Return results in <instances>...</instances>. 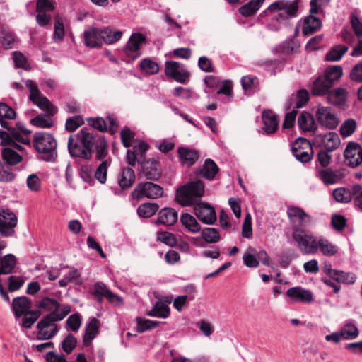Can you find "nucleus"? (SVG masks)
<instances>
[{"instance_id": "13d9d810", "label": "nucleus", "mask_w": 362, "mask_h": 362, "mask_svg": "<svg viewBox=\"0 0 362 362\" xmlns=\"http://www.w3.org/2000/svg\"><path fill=\"white\" fill-rule=\"evenodd\" d=\"M64 37V27L62 18L59 16L54 17V30L53 37L54 40L62 41Z\"/></svg>"}, {"instance_id": "6e6d98bb", "label": "nucleus", "mask_w": 362, "mask_h": 362, "mask_svg": "<svg viewBox=\"0 0 362 362\" xmlns=\"http://www.w3.org/2000/svg\"><path fill=\"white\" fill-rule=\"evenodd\" d=\"M332 151H328L326 149H321L317 153V163L322 168H328L331 161L332 156L330 155Z\"/></svg>"}, {"instance_id": "e433bc0d", "label": "nucleus", "mask_w": 362, "mask_h": 362, "mask_svg": "<svg viewBox=\"0 0 362 362\" xmlns=\"http://www.w3.org/2000/svg\"><path fill=\"white\" fill-rule=\"evenodd\" d=\"M327 99L332 105L341 106L346 101V91L344 88H337L329 92Z\"/></svg>"}, {"instance_id": "b1692460", "label": "nucleus", "mask_w": 362, "mask_h": 362, "mask_svg": "<svg viewBox=\"0 0 362 362\" xmlns=\"http://www.w3.org/2000/svg\"><path fill=\"white\" fill-rule=\"evenodd\" d=\"M317 176L325 185H334L340 180L339 171L329 167L317 170Z\"/></svg>"}, {"instance_id": "4be33fe9", "label": "nucleus", "mask_w": 362, "mask_h": 362, "mask_svg": "<svg viewBox=\"0 0 362 362\" xmlns=\"http://www.w3.org/2000/svg\"><path fill=\"white\" fill-rule=\"evenodd\" d=\"M286 295L294 301L310 303L313 300L312 292L300 286L292 287L288 289Z\"/></svg>"}, {"instance_id": "cd10ccee", "label": "nucleus", "mask_w": 362, "mask_h": 362, "mask_svg": "<svg viewBox=\"0 0 362 362\" xmlns=\"http://www.w3.org/2000/svg\"><path fill=\"white\" fill-rule=\"evenodd\" d=\"M99 320L95 317L92 318L87 324L86 332L83 337V345L88 346L90 341L96 337L99 330Z\"/></svg>"}, {"instance_id": "680f3d73", "label": "nucleus", "mask_w": 362, "mask_h": 362, "mask_svg": "<svg viewBox=\"0 0 362 362\" xmlns=\"http://www.w3.org/2000/svg\"><path fill=\"white\" fill-rule=\"evenodd\" d=\"M352 200L356 208L362 211V186L354 185L352 186Z\"/></svg>"}, {"instance_id": "bf43d9fd", "label": "nucleus", "mask_w": 362, "mask_h": 362, "mask_svg": "<svg viewBox=\"0 0 362 362\" xmlns=\"http://www.w3.org/2000/svg\"><path fill=\"white\" fill-rule=\"evenodd\" d=\"M16 177L11 168L5 166L0 160V182H12Z\"/></svg>"}, {"instance_id": "f704fd0d", "label": "nucleus", "mask_w": 362, "mask_h": 362, "mask_svg": "<svg viewBox=\"0 0 362 362\" xmlns=\"http://www.w3.org/2000/svg\"><path fill=\"white\" fill-rule=\"evenodd\" d=\"M2 159L8 165H16L22 161V156L11 147H4L1 151Z\"/></svg>"}, {"instance_id": "864d4df0", "label": "nucleus", "mask_w": 362, "mask_h": 362, "mask_svg": "<svg viewBox=\"0 0 362 362\" xmlns=\"http://www.w3.org/2000/svg\"><path fill=\"white\" fill-rule=\"evenodd\" d=\"M84 124L83 118L81 115H76L66 119L65 124L66 129L72 132Z\"/></svg>"}, {"instance_id": "79ce46f5", "label": "nucleus", "mask_w": 362, "mask_h": 362, "mask_svg": "<svg viewBox=\"0 0 362 362\" xmlns=\"http://www.w3.org/2000/svg\"><path fill=\"white\" fill-rule=\"evenodd\" d=\"M343 74V69L341 66L332 65L329 66L325 71L323 76L327 79L332 85L334 82L338 81Z\"/></svg>"}, {"instance_id": "4c0bfd02", "label": "nucleus", "mask_w": 362, "mask_h": 362, "mask_svg": "<svg viewBox=\"0 0 362 362\" xmlns=\"http://www.w3.org/2000/svg\"><path fill=\"white\" fill-rule=\"evenodd\" d=\"M17 114L16 111L5 103H0V124L2 127H7L9 124L5 119H15Z\"/></svg>"}, {"instance_id": "a19ab883", "label": "nucleus", "mask_w": 362, "mask_h": 362, "mask_svg": "<svg viewBox=\"0 0 362 362\" xmlns=\"http://www.w3.org/2000/svg\"><path fill=\"white\" fill-rule=\"evenodd\" d=\"M340 332L343 339L345 340H353L357 338L359 334L358 329L351 322H346L340 329Z\"/></svg>"}, {"instance_id": "5fc2aeb1", "label": "nucleus", "mask_w": 362, "mask_h": 362, "mask_svg": "<svg viewBox=\"0 0 362 362\" xmlns=\"http://www.w3.org/2000/svg\"><path fill=\"white\" fill-rule=\"evenodd\" d=\"M96 158L98 160H103L107 154V143L104 137H100L95 144Z\"/></svg>"}, {"instance_id": "aec40b11", "label": "nucleus", "mask_w": 362, "mask_h": 362, "mask_svg": "<svg viewBox=\"0 0 362 362\" xmlns=\"http://www.w3.org/2000/svg\"><path fill=\"white\" fill-rule=\"evenodd\" d=\"M178 219V213L173 208L165 207L158 212L156 224H163L168 226H173Z\"/></svg>"}, {"instance_id": "a211bd4d", "label": "nucleus", "mask_w": 362, "mask_h": 362, "mask_svg": "<svg viewBox=\"0 0 362 362\" xmlns=\"http://www.w3.org/2000/svg\"><path fill=\"white\" fill-rule=\"evenodd\" d=\"M262 119L263 122V130L267 135L274 134L279 127V118L271 110H264L262 112Z\"/></svg>"}, {"instance_id": "2f4dec72", "label": "nucleus", "mask_w": 362, "mask_h": 362, "mask_svg": "<svg viewBox=\"0 0 362 362\" xmlns=\"http://www.w3.org/2000/svg\"><path fill=\"white\" fill-rule=\"evenodd\" d=\"M180 222L182 225L192 233H197L201 231V226L197 219L189 214L185 213L181 215Z\"/></svg>"}, {"instance_id": "f257e3e1", "label": "nucleus", "mask_w": 362, "mask_h": 362, "mask_svg": "<svg viewBox=\"0 0 362 362\" xmlns=\"http://www.w3.org/2000/svg\"><path fill=\"white\" fill-rule=\"evenodd\" d=\"M122 32L114 30L109 26L103 28L88 27L83 34V42L87 47L101 48L104 44L112 45L119 41Z\"/></svg>"}, {"instance_id": "052dcab7", "label": "nucleus", "mask_w": 362, "mask_h": 362, "mask_svg": "<svg viewBox=\"0 0 362 362\" xmlns=\"http://www.w3.org/2000/svg\"><path fill=\"white\" fill-rule=\"evenodd\" d=\"M77 340L72 334H69L62 341V348L64 352L69 354L76 346Z\"/></svg>"}, {"instance_id": "9d476101", "label": "nucleus", "mask_w": 362, "mask_h": 362, "mask_svg": "<svg viewBox=\"0 0 362 362\" xmlns=\"http://www.w3.org/2000/svg\"><path fill=\"white\" fill-rule=\"evenodd\" d=\"M293 156L300 162L306 163L313 156V149L309 140L303 137L296 139L291 146Z\"/></svg>"}, {"instance_id": "0eeeda50", "label": "nucleus", "mask_w": 362, "mask_h": 362, "mask_svg": "<svg viewBox=\"0 0 362 362\" xmlns=\"http://www.w3.org/2000/svg\"><path fill=\"white\" fill-rule=\"evenodd\" d=\"M286 214L292 226V233L305 230L311 222L310 216L298 206H288Z\"/></svg>"}, {"instance_id": "f3484780", "label": "nucleus", "mask_w": 362, "mask_h": 362, "mask_svg": "<svg viewBox=\"0 0 362 362\" xmlns=\"http://www.w3.org/2000/svg\"><path fill=\"white\" fill-rule=\"evenodd\" d=\"M344 154L350 167L356 168L362 163V148L355 142L347 144Z\"/></svg>"}, {"instance_id": "9b49d317", "label": "nucleus", "mask_w": 362, "mask_h": 362, "mask_svg": "<svg viewBox=\"0 0 362 362\" xmlns=\"http://www.w3.org/2000/svg\"><path fill=\"white\" fill-rule=\"evenodd\" d=\"M18 218L9 209L0 208V234L3 237H11L15 233Z\"/></svg>"}, {"instance_id": "0e129e2a", "label": "nucleus", "mask_w": 362, "mask_h": 362, "mask_svg": "<svg viewBox=\"0 0 362 362\" xmlns=\"http://www.w3.org/2000/svg\"><path fill=\"white\" fill-rule=\"evenodd\" d=\"M107 160H103L99 166L97 168L95 172V177L97 179L101 184H104L107 180Z\"/></svg>"}, {"instance_id": "72a5a7b5", "label": "nucleus", "mask_w": 362, "mask_h": 362, "mask_svg": "<svg viewBox=\"0 0 362 362\" xmlns=\"http://www.w3.org/2000/svg\"><path fill=\"white\" fill-rule=\"evenodd\" d=\"M135 178V173L132 168H124L118 180L119 185L123 189H128L132 186Z\"/></svg>"}, {"instance_id": "bb28decb", "label": "nucleus", "mask_w": 362, "mask_h": 362, "mask_svg": "<svg viewBox=\"0 0 362 362\" xmlns=\"http://www.w3.org/2000/svg\"><path fill=\"white\" fill-rule=\"evenodd\" d=\"M324 149L333 152L337 149L340 144L341 140L337 133L329 132L322 136L321 140Z\"/></svg>"}, {"instance_id": "6e6552de", "label": "nucleus", "mask_w": 362, "mask_h": 362, "mask_svg": "<svg viewBox=\"0 0 362 362\" xmlns=\"http://www.w3.org/2000/svg\"><path fill=\"white\" fill-rule=\"evenodd\" d=\"M59 321L55 316V313L52 312L44 316L37 323V338L39 339H50L54 337L59 331V328L54 322Z\"/></svg>"}, {"instance_id": "473e14b6", "label": "nucleus", "mask_w": 362, "mask_h": 362, "mask_svg": "<svg viewBox=\"0 0 362 362\" xmlns=\"http://www.w3.org/2000/svg\"><path fill=\"white\" fill-rule=\"evenodd\" d=\"M317 250H319L324 255L330 257L337 253V247L324 237H320L317 240Z\"/></svg>"}, {"instance_id": "c03bdc74", "label": "nucleus", "mask_w": 362, "mask_h": 362, "mask_svg": "<svg viewBox=\"0 0 362 362\" xmlns=\"http://www.w3.org/2000/svg\"><path fill=\"white\" fill-rule=\"evenodd\" d=\"M333 197L338 202L347 203L352 200V188L351 189L344 187L335 189Z\"/></svg>"}, {"instance_id": "2eb2a0df", "label": "nucleus", "mask_w": 362, "mask_h": 362, "mask_svg": "<svg viewBox=\"0 0 362 362\" xmlns=\"http://www.w3.org/2000/svg\"><path fill=\"white\" fill-rule=\"evenodd\" d=\"M315 116L318 123L329 129H334L339 123V118L328 107H319Z\"/></svg>"}, {"instance_id": "8fccbe9b", "label": "nucleus", "mask_w": 362, "mask_h": 362, "mask_svg": "<svg viewBox=\"0 0 362 362\" xmlns=\"http://www.w3.org/2000/svg\"><path fill=\"white\" fill-rule=\"evenodd\" d=\"M356 122L354 119H348L345 120L340 127V134L346 138L354 134L356 129Z\"/></svg>"}, {"instance_id": "7c9ffc66", "label": "nucleus", "mask_w": 362, "mask_h": 362, "mask_svg": "<svg viewBox=\"0 0 362 362\" xmlns=\"http://www.w3.org/2000/svg\"><path fill=\"white\" fill-rule=\"evenodd\" d=\"M151 317L168 318L170 314V307L161 300L156 301L153 308L146 313Z\"/></svg>"}, {"instance_id": "dca6fc26", "label": "nucleus", "mask_w": 362, "mask_h": 362, "mask_svg": "<svg viewBox=\"0 0 362 362\" xmlns=\"http://www.w3.org/2000/svg\"><path fill=\"white\" fill-rule=\"evenodd\" d=\"M194 213L205 224L212 225L217 219L214 209L209 204L202 202L194 204Z\"/></svg>"}, {"instance_id": "20e7f679", "label": "nucleus", "mask_w": 362, "mask_h": 362, "mask_svg": "<svg viewBox=\"0 0 362 362\" xmlns=\"http://www.w3.org/2000/svg\"><path fill=\"white\" fill-rule=\"evenodd\" d=\"M33 146L40 153L45 154L43 159L47 162H53L57 157L55 151L57 144L54 137L45 132L35 133L33 139Z\"/></svg>"}, {"instance_id": "49530a36", "label": "nucleus", "mask_w": 362, "mask_h": 362, "mask_svg": "<svg viewBox=\"0 0 362 362\" xmlns=\"http://www.w3.org/2000/svg\"><path fill=\"white\" fill-rule=\"evenodd\" d=\"M332 279L339 284H353L356 280V276L351 272H344L341 270H337V273L334 274Z\"/></svg>"}, {"instance_id": "69168bd1", "label": "nucleus", "mask_w": 362, "mask_h": 362, "mask_svg": "<svg viewBox=\"0 0 362 362\" xmlns=\"http://www.w3.org/2000/svg\"><path fill=\"white\" fill-rule=\"evenodd\" d=\"M26 86L30 89V100L35 104V103L43 96L35 83L32 80H28L25 83Z\"/></svg>"}, {"instance_id": "e2e57ef3", "label": "nucleus", "mask_w": 362, "mask_h": 362, "mask_svg": "<svg viewBox=\"0 0 362 362\" xmlns=\"http://www.w3.org/2000/svg\"><path fill=\"white\" fill-rule=\"evenodd\" d=\"M347 220L339 214H333L331 218V224L333 228L337 231H341L346 226Z\"/></svg>"}, {"instance_id": "a18cd8bd", "label": "nucleus", "mask_w": 362, "mask_h": 362, "mask_svg": "<svg viewBox=\"0 0 362 362\" xmlns=\"http://www.w3.org/2000/svg\"><path fill=\"white\" fill-rule=\"evenodd\" d=\"M35 105L43 111H46L49 116H54L57 112V108L51 104L49 99L45 96H42L37 100Z\"/></svg>"}, {"instance_id": "7ed1b4c3", "label": "nucleus", "mask_w": 362, "mask_h": 362, "mask_svg": "<svg viewBox=\"0 0 362 362\" xmlns=\"http://www.w3.org/2000/svg\"><path fill=\"white\" fill-rule=\"evenodd\" d=\"M204 182L193 180L176 190L175 201L182 206H192L204 196Z\"/></svg>"}, {"instance_id": "f03ea898", "label": "nucleus", "mask_w": 362, "mask_h": 362, "mask_svg": "<svg viewBox=\"0 0 362 362\" xmlns=\"http://www.w3.org/2000/svg\"><path fill=\"white\" fill-rule=\"evenodd\" d=\"M95 143V138L88 128H83L76 134L71 135L68 140V150L74 158L90 160Z\"/></svg>"}, {"instance_id": "39448f33", "label": "nucleus", "mask_w": 362, "mask_h": 362, "mask_svg": "<svg viewBox=\"0 0 362 362\" xmlns=\"http://www.w3.org/2000/svg\"><path fill=\"white\" fill-rule=\"evenodd\" d=\"M300 0H277L271 4L267 10L279 11L274 19L279 22L289 21L298 16Z\"/></svg>"}, {"instance_id": "393cba45", "label": "nucleus", "mask_w": 362, "mask_h": 362, "mask_svg": "<svg viewBox=\"0 0 362 362\" xmlns=\"http://www.w3.org/2000/svg\"><path fill=\"white\" fill-rule=\"evenodd\" d=\"M322 27V21L314 14L309 15L304 19L302 33L304 35H310L319 30Z\"/></svg>"}, {"instance_id": "ddd939ff", "label": "nucleus", "mask_w": 362, "mask_h": 362, "mask_svg": "<svg viewBox=\"0 0 362 362\" xmlns=\"http://www.w3.org/2000/svg\"><path fill=\"white\" fill-rule=\"evenodd\" d=\"M165 74L168 77L180 83H186L190 77V73L185 66L175 61L165 62Z\"/></svg>"}, {"instance_id": "c85d7f7f", "label": "nucleus", "mask_w": 362, "mask_h": 362, "mask_svg": "<svg viewBox=\"0 0 362 362\" xmlns=\"http://www.w3.org/2000/svg\"><path fill=\"white\" fill-rule=\"evenodd\" d=\"M332 86L327 79L321 76L313 82L311 91L314 95H322L329 93Z\"/></svg>"}, {"instance_id": "1a4fd4ad", "label": "nucleus", "mask_w": 362, "mask_h": 362, "mask_svg": "<svg viewBox=\"0 0 362 362\" xmlns=\"http://www.w3.org/2000/svg\"><path fill=\"white\" fill-rule=\"evenodd\" d=\"M163 192V188L160 185L148 181L139 183L132 195L138 200L144 197L155 199L162 197Z\"/></svg>"}, {"instance_id": "de8ad7c7", "label": "nucleus", "mask_w": 362, "mask_h": 362, "mask_svg": "<svg viewBox=\"0 0 362 362\" xmlns=\"http://www.w3.org/2000/svg\"><path fill=\"white\" fill-rule=\"evenodd\" d=\"M52 116L49 114H40L30 119V123L35 127L42 128H50L52 127V122L50 119Z\"/></svg>"}, {"instance_id": "58836bf2", "label": "nucleus", "mask_w": 362, "mask_h": 362, "mask_svg": "<svg viewBox=\"0 0 362 362\" xmlns=\"http://www.w3.org/2000/svg\"><path fill=\"white\" fill-rule=\"evenodd\" d=\"M349 48L344 45H338L332 48L326 54L325 60L328 62H337L340 60L347 52Z\"/></svg>"}, {"instance_id": "774afa93", "label": "nucleus", "mask_w": 362, "mask_h": 362, "mask_svg": "<svg viewBox=\"0 0 362 362\" xmlns=\"http://www.w3.org/2000/svg\"><path fill=\"white\" fill-rule=\"evenodd\" d=\"M349 76L351 80L353 81L359 83L362 82V61L354 66L351 69Z\"/></svg>"}, {"instance_id": "3c124183", "label": "nucleus", "mask_w": 362, "mask_h": 362, "mask_svg": "<svg viewBox=\"0 0 362 362\" xmlns=\"http://www.w3.org/2000/svg\"><path fill=\"white\" fill-rule=\"evenodd\" d=\"M40 308H43L47 311L56 312L59 310L60 304L53 298L49 297L43 298L37 305Z\"/></svg>"}, {"instance_id": "4d7b16f0", "label": "nucleus", "mask_w": 362, "mask_h": 362, "mask_svg": "<svg viewBox=\"0 0 362 362\" xmlns=\"http://www.w3.org/2000/svg\"><path fill=\"white\" fill-rule=\"evenodd\" d=\"M88 124L100 132H107V125L105 120L100 117H90L87 119Z\"/></svg>"}, {"instance_id": "6ab92c4d", "label": "nucleus", "mask_w": 362, "mask_h": 362, "mask_svg": "<svg viewBox=\"0 0 362 362\" xmlns=\"http://www.w3.org/2000/svg\"><path fill=\"white\" fill-rule=\"evenodd\" d=\"M218 172L219 168L216 163L212 159L207 158L204 165L196 170L195 174L208 180H213Z\"/></svg>"}, {"instance_id": "09e8293b", "label": "nucleus", "mask_w": 362, "mask_h": 362, "mask_svg": "<svg viewBox=\"0 0 362 362\" xmlns=\"http://www.w3.org/2000/svg\"><path fill=\"white\" fill-rule=\"evenodd\" d=\"M331 0H310V13L311 14L325 15V8L329 6Z\"/></svg>"}, {"instance_id": "412c9836", "label": "nucleus", "mask_w": 362, "mask_h": 362, "mask_svg": "<svg viewBox=\"0 0 362 362\" xmlns=\"http://www.w3.org/2000/svg\"><path fill=\"white\" fill-rule=\"evenodd\" d=\"M31 308V300L26 296L14 298L12 302V310L15 317L18 318L23 315H28Z\"/></svg>"}, {"instance_id": "f8f14e48", "label": "nucleus", "mask_w": 362, "mask_h": 362, "mask_svg": "<svg viewBox=\"0 0 362 362\" xmlns=\"http://www.w3.org/2000/svg\"><path fill=\"white\" fill-rule=\"evenodd\" d=\"M146 41V37L141 33H133L125 47H124V52L129 60L134 61L141 55V48L143 44Z\"/></svg>"}, {"instance_id": "a878e982", "label": "nucleus", "mask_w": 362, "mask_h": 362, "mask_svg": "<svg viewBox=\"0 0 362 362\" xmlns=\"http://www.w3.org/2000/svg\"><path fill=\"white\" fill-rule=\"evenodd\" d=\"M299 128L303 132H312L316 130L317 126L315 119L311 114L308 112H303L298 118Z\"/></svg>"}, {"instance_id": "338daca9", "label": "nucleus", "mask_w": 362, "mask_h": 362, "mask_svg": "<svg viewBox=\"0 0 362 362\" xmlns=\"http://www.w3.org/2000/svg\"><path fill=\"white\" fill-rule=\"evenodd\" d=\"M241 84L243 88L245 90H247L258 86L259 79L257 77L252 75L245 76L241 78Z\"/></svg>"}, {"instance_id": "603ef678", "label": "nucleus", "mask_w": 362, "mask_h": 362, "mask_svg": "<svg viewBox=\"0 0 362 362\" xmlns=\"http://www.w3.org/2000/svg\"><path fill=\"white\" fill-rule=\"evenodd\" d=\"M140 69L141 71L148 74H155L159 71L158 64L149 58L141 60L140 62Z\"/></svg>"}, {"instance_id": "37998d69", "label": "nucleus", "mask_w": 362, "mask_h": 362, "mask_svg": "<svg viewBox=\"0 0 362 362\" xmlns=\"http://www.w3.org/2000/svg\"><path fill=\"white\" fill-rule=\"evenodd\" d=\"M202 238L207 243H216L220 239V234L218 229L215 228H204L201 229Z\"/></svg>"}, {"instance_id": "423d86ee", "label": "nucleus", "mask_w": 362, "mask_h": 362, "mask_svg": "<svg viewBox=\"0 0 362 362\" xmlns=\"http://www.w3.org/2000/svg\"><path fill=\"white\" fill-rule=\"evenodd\" d=\"M292 238L296 243L302 254L313 255L317 252L318 238L310 233H308L305 230H297L296 233H292Z\"/></svg>"}, {"instance_id": "5701e85b", "label": "nucleus", "mask_w": 362, "mask_h": 362, "mask_svg": "<svg viewBox=\"0 0 362 362\" xmlns=\"http://www.w3.org/2000/svg\"><path fill=\"white\" fill-rule=\"evenodd\" d=\"M177 153L182 164L186 165L188 167L192 166L199 158L198 151L186 147H180Z\"/></svg>"}, {"instance_id": "c9c22d12", "label": "nucleus", "mask_w": 362, "mask_h": 362, "mask_svg": "<svg viewBox=\"0 0 362 362\" xmlns=\"http://www.w3.org/2000/svg\"><path fill=\"white\" fill-rule=\"evenodd\" d=\"M265 0H250L239 8V13L244 17L253 16L261 7Z\"/></svg>"}, {"instance_id": "4468645a", "label": "nucleus", "mask_w": 362, "mask_h": 362, "mask_svg": "<svg viewBox=\"0 0 362 362\" xmlns=\"http://www.w3.org/2000/svg\"><path fill=\"white\" fill-rule=\"evenodd\" d=\"M140 163V175L146 180L158 181L161 177L162 169L157 159L138 160Z\"/></svg>"}, {"instance_id": "ea45409f", "label": "nucleus", "mask_w": 362, "mask_h": 362, "mask_svg": "<svg viewBox=\"0 0 362 362\" xmlns=\"http://www.w3.org/2000/svg\"><path fill=\"white\" fill-rule=\"evenodd\" d=\"M159 210V205L157 203H144L137 209V214L142 218H150Z\"/></svg>"}, {"instance_id": "c756f323", "label": "nucleus", "mask_w": 362, "mask_h": 362, "mask_svg": "<svg viewBox=\"0 0 362 362\" xmlns=\"http://www.w3.org/2000/svg\"><path fill=\"white\" fill-rule=\"evenodd\" d=\"M17 259L13 254L0 257V275L11 274L16 265Z\"/></svg>"}]
</instances>
